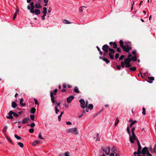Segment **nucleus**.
<instances>
[{
  "mask_svg": "<svg viewBox=\"0 0 156 156\" xmlns=\"http://www.w3.org/2000/svg\"><path fill=\"white\" fill-rule=\"evenodd\" d=\"M34 2H32L30 5L27 6V9L28 10H30V12L31 13H35L36 15H38L41 13V11L39 9H35L34 10Z\"/></svg>",
  "mask_w": 156,
  "mask_h": 156,
  "instance_id": "obj_1",
  "label": "nucleus"
},
{
  "mask_svg": "<svg viewBox=\"0 0 156 156\" xmlns=\"http://www.w3.org/2000/svg\"><path fill=\"white\" fill-rule=\"evenodd\" d=\"M119 43L120 47L123 50L126 51L127 53H129V51L132 49L131 47L129 46L128 45H123V42L121 40L119 41Z\"/></svg>",
  "mask_w": 156,
  "mask_h": 156,
  "instance_id": "obj_2",
  "label": "nucleus"
},
{
  "mask_svg": "<svg viewBox=\"0 0 156 156\" xmlns=\"http://www.w3.org/2000/svg\"><path fill=\"white\" fill-rule=\"evenodd\" d=\"M66 132L68 133H71L74 135H77L78 133L77 128L74 127L67 129Z\"/></svg>",
  "mask_w": 156,
  "mask_h": 156,
  "instance_id": "obj_3",
  "label": "nucleus"
},
{
  "mask_svg": "<svg viewBox=\"0 0 156 156\" xmlns=\"http://www.w3.org/2000/svg\"><path fill=\"white\" fill-rule=\"evenodd\" d=\"M127 131L128 133L129 134V140L130 142L131 143H134V140L133 139V137L132 136H131L130 135V133L129 131V127H127Z\"/></svg>",
  "mask_w": 156,
  "mask_h": 156,
  "instance_id": "obj_4",
  "label": "nucleus"
},
{
  "mask_svg": "<svg viewBox=\"0 0 156 156\" xmlns=\"http://www.w3.org/2000/svg\"><path fill=\"white\" fill-rule=\"evenodd\" d=\"M102 149L103 151H104L105 154L107 155H108L110 153V147H108L105 148L104 149L103 147H102Z\"/></svg>",
  "mask_w": 156,
  "mask_h": 156,
  "instance_id": "obj_5",
  "label": "nucleus"
},
{
  "mask_svg": "<svg viewBox=\"0 0 156 156\" xmlns=\"http://www.w3.org/2000/svg\"><path fill=\"white\" fill-rule=\"evenodd\" d=\"M124 62L125 64V67L126 68H129L131 66L129 61V59L127 58H125Z\"/></svg>",
  "mask_w": 156,
  "mask_h": 156,
  "instance_id": "obj_6",
  "label": "nucleus"
},
{
  "mask_svg": "<svg viewBox=\"0 0 156 156\" xmlns=\"http://www.w3.org/2000/svg\"><path fill=\"white\" fill-rule=\"evenodd\" d=\"M80 107L83 108H84L86 107L85 101L83 99H81L80 100Z\"/></svg>",
  "mask_w": 156,
  "mask_h": 156,
  "instance_id": "obj_7",
  "label": "nucleus"
},
{
  "mask_svg": "<svg viewBox=\"0 0 156 156\" xmlns=\"http://www.w3.org/2000/svg\"><path fill=\"white\" fill-rule=\"evenodd\" d=\"M102 49L105 51V54L108 51V50L109 49L108 46L107 44H105L103 46Z\"/></svg>",
  "mask_w": 156,
  "mask_h": 156,
  "instance_id": "obj_8",
  "label": "nucleus"
},
{
  "mask_svg": "<svg viewBox=\"0 0 156 156\" xmlns=\"http://www.w3.org/2000/svg\"><path fill=\"white\" fill-rule=\"evenodd\" d=\"M135 129V128L134 127H133L132 128V130H131V132H132V137H133V139L134 140H136V139H137V137L135 135L134 132Z\"/></svg>",
  "mask_w": 156,
  "mask_h": 156,
  "instance_id": "obj_9",
  "label": "nucleus"
},
{
  "mask_svg": "<svg viewBox=\"0 0 156 156\" xmlns=\"http://www.w3.org/2000/svg\"><path fill=\"white\" fill-rule=\"evenodd\" d=\"M147 152H148V151L147 150V147H144L142 149L141 151V153L145 155L146 154V153H147Z\"/></svg>",
  "mask_w": 156,
  "mask_h": 156,
  "instance_id": "obj_10",
  "label": "nucleus"
},
{
  "mask_svg": "<svg viewBox=\"0 0 156 156\" xmlns=\"http://www.w3.org/2000/svg\"><path fill=\"white\" fill-rule=\"evenodd\" d=\"M74 98V97L73 96H70L67 99V103H69L71 102Z\"/></svg>",
  "mask_w": 156,
  "mask_h": 156,
  "instance_id": "obj_11",
  "label": "nucleus"
},
{
  "mask_svg": "<svg viewBox=\"0 0 156 156\" xmlns=\"http://www.w3.org/2000/svg\"><path fill=\"white\" fill-rule=\"evenodd\" d=\"M34 6L37 9H40L42 7V6L40 2H36L34 5Z\"/></svg>",
  "mask_w": 156,
  "mask_h": 156,
  "instance_id": "obj_12",
  "label": "nucleus"
},
{
  "mask_svg": "<svg viewBox=\"0 0 156 156\" xmlns=\"http://www.w3.org/2000/svg\"><path fill=\"white\" fill-rule=\"evenodd\" d=\"M29 120V118L28 117H26L23 119L22 121L23 124H26L28 122Z\"/></svg>",
  "mask_w": 156,
  "mask_h": 156,
  "instance_id": "obj_13",
  "label": "nucleus"
},
{
  "mask_svg": "<svg viewBox=\"0 0 156 156\" xmlns=\"http://www.w3.org/2000/svg\"><path fill=\"white\" fill-rule=\"evenodd\" d=\"M109 44L112 46L113 47V48H116L117 47V44L115 42H114L113 43L112 42H110L109 43Z\"/></svg>",
  "mask_w": 156,
  "mask_h": 156,
  "instance_id": "obj_14",
  "label": "nucleus"
},
{
  "mask_svg": "<svg viewBox=\"0 0 156 156\" xmlns=\"http://www.w3.org/2000/svg\"><path fill=\"white\" fill-rule=\"evenodd\" d=\"M50 96L51 97V102L53 103V104H54L55 103V97H54V96H53L52 93H51L50 94Z\"/></svg>",
  "mask_w": 156,
  "mask_h": 156,
  "instance_id": "obj_15",
  "label": "nucleus"
},
{
  "mask_svg": "<svg viewBox=\"0 0 156 156\" xmlns=\"http://www.w3.org/2000/svg\"><path fill=\"white\" fill-rule=\"evenodd\" d=\"M9 114L10 115L12 114L13 115L16 117H18L19 116V115H18L17 113L12 112V111H10L9 112Z\"/></svg>",
  "mask_w": 156,
  "mask_h": 156,
  "instance_id": "obj_16",
  "label": "nucleus"
},
{
  "mask_svg": "<svg viewBox=\"0 0 156 156\" xmlns=\"http://www.w3.org/2000/svg\"><path fill=\"white\" fill-rule=\"evenodd\" d=\"M58 89H55L53 91V92L52 91H51V94H51V93H52L53 94V96H54V95H56L57 93V92H58Z\"/></svg>",
  "mask_w": 156,
  "mask_h": 156,
  "instance_id": "obj_17",
  "label": "nucleus"
},
{
  "mask_svg": "<svg viewBox=\"0 0 156 156\" xmlns=\"http://www.w3.org/2000/svg\"><path fill=\"white\" fill-rule=\"evenodd\" d=\"M36 109L34 108H32L30 111V112L32 114H34L36 111Z\"/></svg>",
  "mask_w": 156,
  "mask_h": 156,
  "instance_id": "obj_18",
  "label": "nucleus"
},
{
  "mask_svg": "<svg viewBox=\"0 0 156 156\" xmlns=\"http://www.w3.org/2000/svg\"><path fill=\"white\" fill-rule=\"evenodd\" d=\"M9 116H7L6 117V118L8 119H12L13 118V117L12 116V114H9V113L8 114Z\"/></svg>",
  "mask_w": 156,
  "mask_h": 156,
  "instance_id": "obj_19",
  "label": "nucleus"
},
{
  "mask_svg": "<svg viewBox=\"0 0 156 156\" xmlns=\"http://www.w3.org/2000/svg\"><path fill=\"white\" fill-rule=\"evenodd\" d=\"M17 106L16 103L14 101H13L12 103V107L13 108H15Z\"/></svg>",
  "mask_w": 156,
  "mask_h": 156,
  "instance_id": "obj_20",
  "label": "nucleus"
},
{
  "mask_svg": "<svg viewBox=\"0 0 156 156\" xmlns=\"http://www.w3.org/2000/svg\"><path fill=\"white\" fill-rule=\"evenodd\" d=\"M148 78L149 79V80L151 81H152L154 80V78L153 77H148ZM147 81L150 83H151L152 82V81Z\"/></svg>",
  "mask_w": 156,
  "mask_h": 156,
  "instance_id": "obj_21",
  "label": "nucleus"
},
{
  "mask_svg": "<svg viewBox=\"0 0 156 156\" xmlns=\"http://www.w3.org/2000/svg\"><path fill=\"white\" fill-rule=\"evenodd\" d=\"M23 98H21L20 100V104L22 106H24L26 105L25 103H23Z\"/></svg>",
  "mask_w": 156,
  "mask_h": 156,
  "instance_id": "obj_22",
  "label": "nucleus"
},
{
  "mask_svg": "<svg viewBox=\"0 0 156 156\" xmlns=\"http://www.w3.org/2000/svg\"><path fill=\"white\" fill-rule=\"evenodd\" d=\"M93 108V105L92 104H89L88 106V108L90 110H92Z\"/></svg>",
  "mask_w": 156,
  "mask_h": 156,
  "instance_id": "obj_23",
  "label": "nucleus"
},
{
  "mask_svg": "<svg viewBox=\"0 0 156 156\" xmlns=\"http://www.w3.org/2000/svg\"><path fill=\"white\" fill-rule=\"evenodd\" d=\"M136 120L132 121L131 123H130L129 126L130 127H132V126L135 123H136Z\"/></svg>",
  "mask_w": 156,
  "mask_h": 156,
  "instance_id": "obj_24",
  "label": "nucleus"
},
{
  "mask_svg": "<svg viewBox=\"0 0 156 156\" xmlns=\"http://www.w3.org/2000/svg\"><path fill=\"white\" fill-rule=\"evenodd\" d=\"M40 143V142L38 140H36L33 143V144L34 146H35L37 144H39Z\"/></svg>",
  "mask_w": 156,
  "mask_h": 156,
  "instance_id": "obj_25",
  "label": "nucleus"
},
{
  "mask_svg": "<svg viewBox=\"0 0 156 156\" xmlns=\"http://www.w3.org/2000/svg\"><path fill=\"white\" fill-rule=\"evenodd\" d=\"M110 58L111 59H114V55L112 54V53H111L110 52H109L108 54Z\"/></svg>",
  "mask_w": 156,
  "mask_h": 156,
  "instance_id": "obj_26",
  "label": "nucleus"
},
{
  "mask_svg": "<svg viewBox=\"0 0 156 156\" xmlns=\"http://www.w3.org/2000/svg\"><path fill=\"white\" fill-rule=\"evenodd\" d=\"M74 91L76 93H79V91L78 88L77 87H75L74 89Z\"/></svg>",
  "mask_w": 156,
  "mask_h": 156,
  "instance_id": "obj_27",
  "label": "nucleus"
},
{
  "mask_svg": "<svg viewBox=\"0 0 156 156\" xmlns=\"http://www.w3.org/2000/svg\"><path fill=\"white\" fill-rule=\"evenodd\" d=\"M63 22L64 24H67L70 23V22H69L68 21L66 20H63Z\"/></svg>",
  "mask_w": 156,
  "mask_h": 156,
  "instance_id": "obj_28",
  "label": "nucleus"
},
{
  "mask_svg": "<svg viewBox=\"0 0 156 156\" xmlns=\"http://www.w3.org/2000/svg\"><path fill=\"white\" fill-rule=\"evenodd\" d=\"M136 68L135 67H130L129 68V69L132 71H135L136 70Z\"/></svg>",
  "mask_w": 156,
  "mask_h": 156,
  "instance_id": "obj_29",
  "label": "nucleus"
},
{
  "mask_svg": "<svg viewBox=\"0 0 156 156\" xmlns=\"http://www.w3.org/2000/svg\"><path fill=\"white\" fill-rule=\"evenodd\" d=\"M27 126H30L31 128H33L34 127L35 125L34 123H32L30 124H27Z\"/></svg>",
  "mask_w": 156,
  "mask_h": 156,
  "instance_id": "obj_30",
  "label": "nucleus"
},
{
  "mask_svg": "<svg viewBox=\"0 0 156 156\" xmlns=\"http://www.w3.org/2000/svg\"><path fill=\"white\" fill-rule=\"evenodd\" d=\"M132 60L133 61H135L137 60V57L136 55L134 56L133 57H132Z\"/></svg>",
  "mask_w": 156,
  "mask_h": 156,
  "instance_id": "obj_31",
  "label": "nucleus"
},
{
  "mask_svg": "<svg viewBox=\"0 0 156 156\" xmlns=\"http://www.w3.org/2000/svg\"><path fill=\"white\" fill-rule=\"evenodd\" d=\"M103 60L104 61H105L106 63L107 64L109 63L110 62V61L109 60H108V59L106 58H103Z\"/></svg>",
  "mask_w": 156,
  "mask_h": 156,
  "instance_id": "obj_32",
  "label": "nucleus"
},
{
  "mask_svg": "<svg viewBox=\"0 0 156 156\" xmlns=\"http://www.w3.org/2000/svg\"><path fill=\"white\" fill-rule=\"evenodd\" d=\"M119 120L118 118H117V119H116L115 121V125L116 126L117 124L119 122Z\"/></svg>",
  "mask_w": 156,
  "mask_h": 156,
  "instance_id": "obj_33",
  "label": "nucleus"
},
{
  "mask_svg": "<svg viewBox=\"0 0 156 156\" xmlns=\"http://www.w3.org/2000/svg\"><path fill=\"white\" fill-rule=\"evenodd\" d=\"M55 113L56 114H57L58 112L59 111V110L58 109L57 107V106H55Z\"/></svg>",
  "mask_w": 156,
  "mask_h": 156,
  "instance_id": "obj_34",
  "label": "nucleus"
},
{
  "mask_svg": "<svg viewBox=\"0 0 156 156\" xmlns=\"http://www.w3.org/2000/svg\"><path fill=\"white\" fill-rule=\"evenodd\" d=\"M43 13H47V9L46 7L43 8V10L42 12Z\"/></svg>",
  "mask_w": 156,
  "mask_h": 156,
  "instance_id": "obj_35",
  "label": "nucleus"
},
{
  "mask_svg": "<svg viewBox=\"0 0 156 156\" xmlns=\"http://www.w3.org/2000/svg\"><path fill=\"white\" fill-rule=\"evenodd\" d=\"M38 138L41 140H43L44 139V138L43 137L41 136V133H40L38 135Z\"/></svg>",
  "mask_w": 156,
  "mask_h": 156,
  "instance_id": "obj_36",
  "label": "nucleus"
},
{
  "mask_svg": "<svg viewBox=\"0 0 156 156\" xmlns=\"http://www.w3.org/2000/svg\"><path fill=\"white\" fill-rule=\"evenodd\" d=\"M109 51L111 53H113L115 52V50L113 49L109 48Z\"/></svg>",
  "mask_w": 156,
  "mask_h": 156,
  "instance_id": "obj_37",
  "label": "nucleus"
},
{
  "mask_svg": "<svg viewBox=\"0 0 156 156\" xmlns=\"http://www.w3.org/2000/svg\"><path fill=\"white\" fill-rule=\"evenodd\" d=\"M150 151L151 152V153H153V150L152 148V146L151 145H150L148 147Z\"/></svg>",
  "mask_w": 156,
  "mask_h": 156,
  "instance_id": "obj_38",
  "label": "nucleus"
},
{
  "mask_svg": "<svg viewBox=\"0 0 156 156\" xmlns=\"http://www.w3.org/2000/svg\"><path fill=\"white\" fill-rule=\"evenodd\" d=\"M14 136L17 140L21 139V137L20 136H18L17 135H15Z\"/></svg>",
  "mask_w": 156,
  "mask_h": 156,
  "instance_id": "obj_39",
  "label": "nucleus"
},
{
  "mask_svg": "<svg viewBox=\"0 0 156 156\" xmlns=\"http://www.w3.org/2000/svg\"><path fill=\"white\" fill-rule=\"evenodd\" d=\"M18 144L21 147H23V144L21 142H19Z\"/></svg>",
  "mask_w": 156,
  "mask_h": 156,
  "instance_id": "obj_40",
  "label": "nucleus"
},
{
  "mask_svg": "<svg viewBox=\"0 0 156 156\" xmlns=\"http://www.w3.org/2000/svg\"><path fill=\"white\" fill-rule=\"evenodd\" d=\"M125 56L123 55H121L120 57L119 58V60H122L123 58H124Z\"/></svg>",
  "mask_w": 156,
  "mask_h": 156,
  "instance_id": "obj_41",
  "label": "nucleus"
},
{
  "mask_svg": "<svg viewBox=\"0 0 156 156\" xmlns=\"http://www.w3.org/2000/svg\"><path fill=\"white\" fill-rule=\"evenodd\" d=\"M30 118L32 120H34V115H30Z\"/></svg>",
  "mask_w": 156,
  "mask_h": 156,
  "instance_id": "obj_42",
  "label": "nucleus"
},
{
  "mask_svg": "<svg viewBox=\"0 0 156 156\" xmlns=\"http://www.w3.org/2000/svg\"><path fill=\"white\" fill-rule=\"evenodd\" d=\"M142 110H143L142 114L144 115H145L146 114L145 109V108H143Z\"/></svg>",
  "mask_w": 156,
  "mask_h": 156,
  "instance_id": "obj_43",
  "label": "nucleus"
},
{
  "mask_svg": "<svg viewBox=\"0 0 156 156\" xmlns=\"http://www.w3.org/2000/svg\"><path fill=\"white\" fill-rule=\"evenodd\" d=\"M6 139L8 140V141H9V142L10 143H11L12 144V143L11 140L7 136H6Z\"/></svg>",
  "mask_w": 156,
  "mask_h": 156,
  "instance_id": "obj_44",
  "label": "nucleus"
},
{
  "mask_svg": "<svg viewBox=\"0 0 156 156\" xmlns=\"http://www.w3.org/2000/svg\"><path fill=\"white\" fill-rule=\"evenodd\" d=\"M83 7H84V6H82L79 9V10L80 12H82L83 11Z\"/></svg>",
  "mask_w": 156,
  "mask_h": 156,
  "instance_id": "obj_45",
  "label": "nucleus"
},
{
  "mask_svg": "<svg viewBox=\"0 0 156 156\" xmlns=\"http://www.w3.org/2000/svg\"><path fill=\"white\" fill-rule=\"evenodd\" d=\"M29 132H30L31 133H32L34 132V129L33 128L30 129L29 130Z\"/></svg>",
  "mask_w": 156,
  "mask_h": 156,
  "instance_id": "obj_46",
  "label": "nucleus"
},
{
  "mask_svg": "<svg viewBox=\"0 0 156 156\" xmlns=\"http://www.w3.org/2000/svg\"><path fill=\"white\" fill-rule=\"evenodd\" d=\"M7 128V126H4V127L3 129V131L4 133H5V132H6Z\"/></svg>",
  "mask_w": 156,
  "mask_h": 156,
  "instance_id": "obj_47",
  "label": "nucleus"
},
{
  "mask_svg": "<svg viewBox=\"0 0 156 156\" xmlns=\"http://www.w3.org/2000/svg\"><path fill=\"white\" fill-rule=\"evenodd\" d=\"M121 65L122 66V67L123 68H124L125 67V64L124 62H122L121 63Z\"/></svg>",
  "mask_w": 156,
  "mask_h": 156,
  "instance_id": "obj_48",
  "label": "nucleus"
},
{
  "mask_svg": "<svg viewBox=\"0 0 156 156\" xmlns=\"http://www.w3.org/2000/svg\"><path fill=\"white\" fill-rule=\"evenodd\" d=\"M132 55L131 54H129L128 55V57L127 58L129 59V58H132Z\"/></svg>",
  "mask_w": 156,
  "mask_h": 156,
  "instance_id": "obj_49",
  "label": "nucleus"
},
{
  "mask_svg": "<svg viewBox=\"0 0 156 156\" xmlns=\"http://www.w3.org/2000/svg\"><path fill=\"white\" fill-rule=\"evenodd\" d=\"M65 156H70L69 153L66 152L65 153Z\"/></svg>",
  "mask_w": 156,
  "mask_h": 156,
  "instance_id": "obj_50",
  "label": "nucleus"
},
{
  "mask_svg": "<svg viewBox=\"0 0 156 156\" xmlns=\"http://www.w3.org/2000/svg\"><path fill=\"white\" fill-rule=\"evenodd\" d=\"M119 57V54L118 53L116 54L115 55V58L116 59L118 58Z\"/></svg>",
  "mask_w": 156,
  "mask_h": 156,
  "instance_id": "obj_51",
  "label": "nucleus"
},
{
  "mask_svg": "<svg viewBox=\"0 0 156 156\" xmlns=\"http://www.w3.org/2000/svg\"><path fill=\"white\" fill-rule=\"evenodd\" d=\"M63 105L66 108H68L69 107V105L66 104H64Z\"/></svg>",
  "mask_w": 156,
  "mask_h": 156,
  "instance_id": "obj_52",
  "label": "nucleus"
},
{
  "mask_svg": "<svg viewBox=\"0 0 156 156\" xmlns=\"http://www.w3.org/2000/svg\"><path fill=\"white\" fill-rule=\"evenodd\" d=\"M112 151L114 153H116L115 152V151H116V149L115 148V147H113L112 149Z\"/></svg>",
  "mask_w": 156,
  "mask_h": 156,
  "instance_id": "obj_53",
  "label": "nucleus"
},
{
  "mask_svg": "<svg viewBox=\"0 0 156 156\" xmlns=\"http://www.w3.org/2000/svg\"><path fill=\"white\" fill-rule=\"evenodd\" d=\"M141 147L140 145L138 146V151H141Z\"/></svg>",
  "mask_w": 156,
  "mask_h": 156,
  "instance_id": "obj_54",
  "label": "nucleus"
},
{
  "mask_svg": "<svg viewBox=\"0 0 156 156\" xmlns=\"http://www.w3.org/2000/svg\"><path fill=\"white\" fill-rule=\"evenodd\" d=\"M16 16L17 15H16V12H15V13L14 14V16L13 17V20H15V19L16 17Z\"/></svg>",
  "mask_w": 156,
  "mask_h": 156,
  "instance_id": "obj_55",
  "label": "nucleus"
},
{
  "mask_svg": "<svg viewBox=\"0 0 156 156\" xmlns=\"http://www.w3.org/2000/svg\"><path fill=\"white\" fill-rule=\"evenodd\" d=\"M147 156H152V155L149 153V151L146 153V154Z\"/></svg>",
  "mask_w": 156,
  "mask_h": 156,
  "instance_id": "obj_56",
  "label": "nucleus"
},
{
  "mask_svg": "<svg viewBox=\"0 0 156 156\" xmlns=\"http://www.w3.org/2000/svg\"><path fill=\"white\" fill-rule=\"evenodd\" d=\"M34 100L35 101V103L36 105H38V102L37 101V100L35 98L34 99Z\"/></svg>",
  "mask_w": 156,
  "mask_h": 156,
  "instance_id": "obj_57",
  "label": "nucleus"
},
{
  "mask_svg": "<svg viewBox=\"0 0 156 156\" xmlns=\"http://www.w3.org/2000/svg\"><path fill=\"white\" fill-rule=\"evenodd\" d=\"M62 116L61 115H59L58 116V120L59 121H60L61 120V119L62 117Z\"/></svg>",
  "mask_w": 156,
  "mask_h": 156,
  "instance_id": "obj_58",
  "label": "nucleus"
},
{
  "mask_svg": "<svg viewBox=\"0 0 156 156\" xmlns=\"http://www.w3.org/2000/svg\"><path fill=\"white\" fill-rule=\"evenodd\" d=\"M55 104H56V106H57H57H58L60 105V102H59V103H57V102H56L55 103Z\"/></svg>",
  "mask_w": 156,
  "mask_h": 156,
  "instance_id": "obj_59",
  "label": "nucleus"
},
{
  "mask_svg": "<svg viewBox=\"0 0 156 156\" xmlns=\"http://www.w3.org/2000/svg\"><path fill=\"white\" fill-rule=\"evenodd\" d=\"M116 67H117V69H118V70H120L121 69V66H118V65Z\"/></svg>",
  "mask_w": 156,
  "mask_h": 156,
  "instance_id": "obj_60",
  "label": "nucleus"
},
{
  "mask_svg": "<svg viewBox=\"0 0 156 156\" xmlns=\"http://www.w3.org/2000/svg\"><path fill=\"white\" fill-rule=\"evenodd\" d=\"M66 123L68 125H71L72 124L71 122H66Z\"/></svg>",
  "mask_w": 156,
  "mask_h": 156,
  "instance_id": "obj_61",
  "label": "nucleus"
},
{
  "mask_svg": "<svg viewBox=\"0 0 156 156\" xmlns=\"http://www.w3.org/2000/svg\"><path fill=\"white\" fill-rule=\"evenodd\" d=\"M137 140V144H138V146L140 145V142H139V141L138 140L137 138V139H136L135 140Z\"/></svg>",
  "mask_w": 156,
  "mask_h": 156,
  "instance_id": "obj_62",
  "label": "nucleus"
},
{
  "mask_svg": "<svg viewBox=\"0 0 156 156\" xmlns=\"http://www.w3.org/2000/svg\"><path fill=\"white\" fill-rule=\"evenodd\" d=\"M141 151H137V154L139 155H140V154H141Z\"/></svg>",
  "mask_w": 156,
  "mask_h": 156,
  "instance_id": "obj_63",
  "label": "nucleus"
},
{
  "mask_svg": "<svg viewBox=\"0 0 156 156\" xmlns=\"http://www.w3.org/2000/svg\"><path fill=\"white\" fill-rule=\"evenodd\" d=\"M117 51L118 52H120L121 51V49L119 48H117Z\"/></svg>",
  "mask_w": 156,
  "mask_h": 156,
  "instance_id": "obj_64",
  "label": "nucleus"
}]
</instances>
